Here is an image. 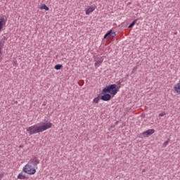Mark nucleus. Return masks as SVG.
I'll list each match as a JSON object with an SVG mask.
<instances>
[{
	"instance_id": "f03ea898",
	"label": "nucleus",
	"mask_w": 180,
	"mask_h": 180,
	"mask_svg": "<svg viewBox=\"0 0 180 180\" xmlns=\"http://www.w3.org/2000/svg\"><path fill=\"white\" fill-rule=\"evenodd\" d=\"M39 164H40V160H39L37 157H34L30 159L27 165L23 167V171L25 174H28L29 175H34V174H36V169L33 167H37Z\"/></svg>"
},
{
	"instance_id": "4be33fe9",
	"label": "nucleus",
	"mask_w": 180,
	"mask_h": 180,
	"mask_svg": "<svg viewBox=\"0 0 180 180\" xmlns=\"http://www.w3.org/2000/svg\"><path fill=\"white\" fill-rule=\"evenodd\" d=\"M117 85H119L118 86H120V85H122V82H117Z\"/></svg>"
},
{
	"instance_id": "b1692460",
	"label": "nucleus",
	"mask_w": 180,
	"mask_h": 180,
	"mask_svg": "<svg viewBox=\"0 0 180 180\" xmlns=\"http://www.w3.org/2000/svg\"><path fill=\"white\" fill-rule=\"evenodd\" d=\"M1 178H4V175L3 174H0V180L1 179Z\"/></svg>"
},
{
	"instance_id": "ddd939ff",
	"label": "nucleus",
	"mask_w": 180,
	"mask_h": 180,
	"mask_svg": "<svg viewBox=\"0 0 180 180\" xmlns=\"http://www.w3.org/2000/svg\"><path fill=\"white\" fill-rule=\"evenodd\" d=\"M40 9H45V11H49L50 8L46 4H42L40 7Z\"/></svg>"
},
{
	"instance_id": "6e6552de",
	"label": "nucleus",
	"mask_w": 180,
	"mask_h": 180,
	"mask_svg": "<svg viewBox=\"0 0 180 180\" xmlns=\"http://www.w3.org/2000/svg\"><path fill=\"white\" fill-rule=\"evenodd\" d=\"M102 63H103V57L98 58L94 65L95 67H99Z\"/></svg>"
},
{
	"instance_id": "a878e982",
	"label": "nucleus",
	"mask_w": 180,
	"mask_h": 180,
	"mask_svg": "<svg viewBox=\"0 0 180 180\" xmlns=\"http://www.w3.org/2000/svg\"><path fill=\"white\" fill-rule=\"evenodd\" d=\"M143 172H146V169H143Z\"/></svg>"
},
{
	"instance_id": "f8f14e48",
	"label": "nucleus",
	"mask_w": 180,
	"mask_h": 180,
	"mask_svg": "<svg viewBox=\"0 0 180 180\" xmlns=\"http://www.w3.org/2000/svg\"><path fill=\"white\" fill-rule=\"evenodd\" d=\"M18 179H26V176L23 175V173H20L18 176Z\"/></svg>"
},
{
	"instance_id": "a211bd4d",
	"label": "nucleus",
	"mask_w": 180,
	"mask_h": 180,
	"mask_svg": "<svg viewBox=\"0 0 180 180\" xmlns=\"http://www.w3.org/2000/svg\"><path fill=\"white\" fill-rule=\"evenodd\" d=\"M79 85L80 86H82V85H84V80H80V81L79 82Z\"/></svg>"
},
{
	"instance_id": "dca6fc26",
	"label": "nucleus",
	"mask_w": 180,
	"mask_h": 180,
	"mask_svg": "<svg viewBox=\"0 0 180 180\" xmlns=\"http://www.w3.org/2000/svg\"><path fill=\"white\" fill-rule=\"evenodd\" d=\"M4 44H5V41L1 40L0 41V48L2 49V47H4Z\"/></svg>"
},
{
	"instance_id": "5701e85b",
	"label": "nucleus",
	"mask_w": 180,
	"mask_h": 180,
	"mask_svg": "<svg viewBox=\"0 0 180 180\" xmlns=\"http://www.w3.org/2000/svg\"><path fill=\"white\" fill-rule=\"evenodd\" d=\"M119 124V121H117V122H115V124L114 125H117Z\"/></svg>"
},
{
	"instance_id": "39448f33",
	"label": "nucleus",
	"mask_w": 180,
	"mask_h": 180,
	"mask_svg": "<svg viewBox=\"0 0 180 180\" xmlns=\"http://www.w3.org/2000/svg\"><path fill=\"white\" fill-rule=\"evenodd\" d=\"M116 32H113V30H109L104 36V39H110V37H115Z\"/></svg>"
},
{
	"instance_id": "393cba45",
	"label": "nucleus",
	"mask_w": 180,
	"mask_h": 180,
	"mask_svg": "<svg viewBox=\"0 0 180 180\" xmlns=\"http://www.w3.org/2000/svg\"><path fill=\"white\" fill-rule=\"evenodd\" d=\"M2 53V48H0V54Z\"/></svg>"
},
{
	"instance_id": "0eeeda50",
	"label": "nucleus",
	"mask_w": 180,
	"mask_h": 180,
	"mask_svg": "<svg viewBox=\"0 0 180 180\" xmlns=\"http://www.w3.org/2000/svg\"><path fill=\"white\" fill-rule=\"evenodd\" d=\"M6 25V20L4 17L0 18V32H2V29H4V26Z\"/></svg>"
},
{
	"instance_id": "20e7f679",
	"label": "nucleus",
	"mask_w": 180,
	"mask_h": 180,
	"mask_svg": "<svg viewBox=\"0 0 180 180\" xmlns=\"http://www.w3.org/2000/svg\"><path fill=\"white\" fill-rule=\"evenodd\" d=\"M102 94V96H100V99L101 101L108 102V101H110V99H112V94H110L104 93V94Z\"/></svg>"
},
{
	"instance_id": "9b49d317",
	"label": "nucleus",
	"mask_w": 180,
	"mask_h": 180,
	"mask_svg": "<svg viewBox=\"0 0 180 180\" xmlns=\"http://www.w3.org/2000/svg\"><path fill=\"white\" fill-rule=\"evenodd\" d=\"M136 23H137V19L134 20L128 26V28H129V29H133V27L134 26V25H136Z\"/></svg>"
},
{
	"instance_id": "f257e3e1",
	"label": "nucleus",
	"mask_w": 180,
	"mask_h": 180,
	"mask_svg": "<svg viewBox=\"0 0 180 180\" xmlns=\"http://www.w3.org/2000/svg\"><path fill=\"white\" fill-rule=\"evenodd\" d=\"M42 126L32 125L31 127H27L26 130L30 136L33 134H37V133H41L46 131L48 129H51L53 124L51 122H42L41 124Z\"/></svg>"
},
{
	"instance_id": "423d86ee",
	"label": "nucleus",
	"mask_w": 180,
	"mask_h": 180,
	"mask_svg": "<svg viewBox=\"0 0 180 180\" xmlns=\"http://www.w3.org/2000/svg\"><path fill=\"white\" fill-rule=\"evenodd\" d=\"M155 132V130L154 129H148L146 131H143L142 133V135L143 136V137H148L149 136H151V134H154Z\"/></svg>"
},
{
	"instance_id": "2eb2a0df",
	"label": "nucleus",
	"mask_w": 180,
	"mask_h": 180,
	"mask_svg": "<svg viewBox=\"0 0 180 180\" xmlns=\"http://www.w3.org/2000/svg\"><path fill=\"white\" fill-rule=\"evenodd\" d=\"M62 67H63V65H61V64H58V65H55L54 68H55V70H60Z\"/></svg>"
},
{
	"instance_id": "9d476101",
	"label": "nucleus",
	"mask_w": 180,
	"mask_h": 180,
	"mask_svg": "<svg viewBox=\"0 0 180 180\" xmlns=\"http://www.w3.org/2000/svg\"><path fill=\"white\" fill-rule=\"evenodd\" d=\"M174 89L177 94H180V83H177L176 84H175L174 86Z\"/></svg>"
},
{
	"instance_id": "412c9836",
	"label": "nucleus",
	"mask_w": 180,
	"mask_h": 180,
	"mask_svg": "<svg viewBox=\"0 0 180 180\" xmlns=\"http://www.w3.org/2000/svg\"><path fill=\"white\" fill-rule=\"evenodd\" d=\"M115 127H116L115 124L111 125L110 129H115Z\"/></svg>"
},
{
	"instance_id": "7ed1b4c3",
	"label": "nucleus",
	"mask_w": 180,
	"mask_h": 180,
	"mask_svg": "<svg viewBox=\"0 0 180 180\" xmlns=\"http://www.w3.org/2000/svg\"><path fill=\"white\" fill-rule=\"evenodd\" d=\"M120 89V86H117L116 84H110L106 86L101 91V94H110V95H116Z\"/></svg>"
},
{
	"instance_id": "4468645a",
	"label": "nucleus",
	"mask_w": 180,
	"mask_h": 180,
	"mask_svg": "<svg viewBox=\"0 0 180 180\" xmlns=\"http://www.w3.org/2000/svg\"><path fill=\"white\" fill-rule=\"evenodd\" d=\"M100 99H101V96H98V97L94 99V103H99Z\"/></svg>"
},
{
	"instance_id": "1a4fd4ad",
	"label": "nucleus",
	"mask_w": 180,
	"mask_h": 180,
	"mask_svg": "<svg viewBox=\"0 0 180 180\" xmlns=\"http://www.w3.org/2000/svg\"><path fill=\"white\" fill-rule=\"evenodd\" d=\"M95 8L96 7L94 6L89 7V8H87L86 11V15H89L90 13H91V12H94L95 11Z\"/></svg>"
},
{
	"instance_id": "aec40b11",
	"label": "nucleus",
	"mask_w": 180,
	"mask_h": 180,
	"mask_svg": "<svg viewBox=\"0 0 180 180\" xmlns=\"http://www.w3.org/2000/svg\"><path fill=\"white\" fill-rule=\"evenodd\" d=\"M137 71V68H134L132 70V74H134Z\"/></svg>"
},
{
	"instance_id": "f3484780",
	"label": "nucleus",
	"mask_w": 180,
	"mask_h": 180,
	"mask_svg": "<svg viewBox=\"0 0 180 180\" xmlns=\"http://www.w3.org/2000/svg\"><path fill=\"white\" fill-rule=\"evenodd\" d=\"M169 143V139H168V141H165L163 143V147H167Z\"/></svg>"
},
{
	"instance_id": "6ab92c4d",
	"label": "nucleus",
	"mask_w": 180,
	"mask_h": 180,
	"mask_svg": "<svg viewBox=\"0 0 180 180\" xmlns=\"http://www.w3.org/2000/svg\"><path fill=\"white\" fill-rule=\"evenodd\" d=\"M162 116H165V112H162L159 114V117H162Z\"/></svg>"
}]
</instances>
